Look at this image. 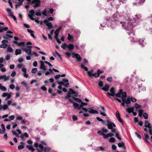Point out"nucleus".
<instances>
[{
  "mask_svg": "<svg viewBox=\"0 0 152 152\" xmlns=\"http://www.w3.org/2000/svg\"><path fill=\"white\" fill-rule=\"evenodd\" d=\"M35 14L37 16H41V14L40 13V10H37L36 11Z\"/></svg>",
  "mask_w": 152,
  "mask_h": 152,
  "instance_id": "41",
  "label": "nucleus"
},
{
  "mask_svg": "<svg viewBox=\"0 0 152 152\" xmlns=\"http://www.w3.org/2000/svg\"><path fill=\"white\" fill-rule=\"evenodd\" d=\"M32 46H27L25 48H23L22 49L28 55H31V48Z\"/></svg>",
  "mask_w": 152,
  "mask_h": 152,
  "instance_id": "6",
  "label": "nucleus"
},
{
  "mask_svg": "<svg viewBox=\"0 0 152 152\" xmlns=\"http://www.w3.org/2000/svg\"><path fill=\"white\" fill-rule=\"evenodd\" d=\"M74 99H75L76 101L78 102H80L81 103L82 102V100L80 99L79 98H75L74 97L73 98Z\"/></svg>",
  "mask_w": 152,
  "mask_h": 152,
  "instance_id": "57",
  "label": "nucleus"
},
{
  "mask_svg": "<svg viewBox=\"0 0 152 152\" xmlns=\"http://www.w3.org/2000/svg\"><path fill=\"white\" fill-rule=\"evenodd\" d=\"M33 66L34 67H36L37 66V61H34L33 64Z\"/></svg>",
  "mask_w": 152,
  "mask_h": 152,
  "instance_id": "61",
  "label": "nucleus"
},
{
  "mask_svg": "<svg viewBox=\"0 0 152 152\" xmlns=\"http://www.w3.org/2000/svg\"><path fill=\"white\" fill-rule=\"evenodd\" d=\"M98 85L100 87H102L103 86V82L102 81H99L98 83Z\"/></svg>",
  "mask_w": 152,
  "mask_h": 152,
  "instance_id": "52",
  "label": "nucleus"
},
{
  "mask_svg": "<svg viewBox=\"0 0 152 152\" xmlns=\"http://www.w3.org/2000/svg\"><path fill=\"white\" fill-rule=\"evenodd\" d=\"M122 27L124 28V29L128 30L132 29L134 27L132 23L130 21L124 23L122 25Z\"/></svg>",
  "mask_w": 152,
  "mask_h": 152,
  "instance_id": "4",
  "label": "nucleus"
},
{
  "mask_svg": "<svg viewBox=\"0 0 152 152\" xmlns=\"http://www.w3.org/2000/svg\"><path fill=\"white\" fill-rule=\"evenodd\" d=\"M122 2L123 3V2L122 1L120 0H114L111 3V5L112 6H115L116 8H117L121 4L120 3Z\"/></svg>",
  "mask_w": 152,
  "mask_h": 152,
  "instance_id": "5",
  "label": "nucleus"
},
{
  "mask_svg": "<svg viewBox=\"0 0 152 152\" xmlns=\"http://www.w3.org/2000/svg\"><path fill=\"white\" fill-rule=\"evenodd\" d=\"M28 134L26 132H25L24 133L21 134L20 136V137L22 139H24V137H28Z\"/></svg>",
  "mask_w": 152,
  "mask_h": 152,
  "instance_id": "22",
  "label": "nucleus"
},
{
  "mask_svg": "<svg viewBox=\"0 0 152 152\" xmlns=\"http://www.w3.org/2000/svg\"><path fill=\"white\" fill-rule=\"evenodd\" d=\"M72 54L73 55L72 57L73 58H76L77 61H81V58L79 55L77 53L75 54L74 53H73Z\"/></svg>",
  "mask_w": 152,
  "mask_h": 152,
  "instance_id": "13",
  "label": "nucleus"
},
{
  "mask_svg": "<svg viewBox=\"0 0 152 152\" xmlns=\"http://www.w3.org/2000/svg\"><path fill=\"white\" fill-rule=\"evenodd\" d=\"M39 147L40 148V150L37 149V152H41L43 151V145L42 144H40L39 145Z\"/></svg>",
  "mask_w": 152,
  "mask_h": 152,
  "instance_id": "29",
  "label": "nucleus"
},
{
  "mask_svg": "<svg viewBox=\"0 0 152 152\" xmlns=\"http://www.w3.org/2000/svg\"><path fill=\"white\" fill-rule=\"evenodd\" d=\"M118 146L119 147H123L124 148H125V147L124 145V143L123 142L121 143H119L118 144Z\"/></svg>",
  "mask_w": 152,
  "mask_h": 152,
  "instance_id": "36",
  "label": "nucleus"
},
{
  "mask_svg": "<svg viewBox=\"0 0 152 152\" xmlns=\"http://www.w3.org/2000/svg\"><path fill=\"white\" fill-rule=\"evenodd\" d=\"M44 151L45 152H49L50 151V149L49 147L45 148H44Z\"/></svg>",
  "mask_w": 152,
  "mask_h": 152,
  "instance_id": "44",
  "label": "nucleus"
},
{
  "mask_svg": "<svg viewBox=\"0 0 152 152\" xmlns=\"http://www.w3.org/2000/svg\"><path fill=\"white\" fill-rule=\"evenodd\" d=\"M4 25V23L0 22V25ZM8 29V28L7 27H0V33L4 31H7Z\"/></svg>",
  "mask_w": 152,
  "mask_h": 152,
  "instance_id": "14",
  "label": "nucleus"
},
{
  "mask_svg": "<svg viewBox=\"0 0 152 152\" xmlns=\"http://www.w3.org/2000/svg\"><path fill=\"white\" fill-rule=\"evenodd\" d=\"M138 0H136V1H137ZM145 1V0H139L138 2L136 3H133L134 5H137L138 4H142Z\"/></svg>",
  "mask_w": 152,
  "mask_h": 152,
  "instance_id": "31",
  "label": "nucleus"
},
{
  "mask_svg": "<svg viewBox=\"0 0 152 152\" xmlns=\"http://www.w3.org/2000/svg\"><path fill=\"white\" fill-rule=\"evenodd\" d=\"M67 39L70 42H72L74 40V38L72 35H71L70 34L68 33Z\"/></svg>",
  "mask_w": 152,
  "mask_h": 152,
  "instance_id": "23",
  "label": "nucleus"
},
{
  "mask_svg": "<svg viewBox=\"0 0 152 152\" xmlns=\"http://www.w3.org/2000/svg\"><path fill=\"white\" fill-rule=\"evenodd\" d=\"M40 63L41 64L40 66V69L43 70L44 71H45L46 70V68L45 66L44 62L41 61H40Z\"/></svg>",
  "mask_w": 152,
  "mask_h": 152,
  "instance_id": "19",
  "label": "nucleus"
},
{
  "mask_svg": "<svg viewBox=\"0 0 152 152\" xmlns=\"http://www.w3.org/2000/svg\"><path fill=\"white\" fill-rule=\"evenodd\" d=\"M42 14L44 16H48L49 15V12L47 11L46 9H45L42 12Z\"/></svg>",
  "mask_w": 152,
  "mask_h": 152,
  "instance_id": "21",
  "label": "nucleus"
},
{
  "mask_svg": "<svg viewBox=\"0 0 152 152\" xmlns=\"http://www.w3.org/2000/svg\"><path fill=\"white\" fill-rule=\"evenodd\" d=\"M26 147L29 150L32 152H33L34 151V148H33L32 146L31 145H27Z\"/></svg>",
  "mask_w": 152,
  "mask_h": 152,
  "instance_id": "28",
  "label": "nucleus"
},
{
  "mask_svg": "<svg viewBox=\"0 0 152 152\" xmlns=\"http://www.w3.org/2000/svg\"><path fill=\"white\" fill-rule=\"evenodd\" d=\"M135 107L138 110L141 107V106L136 103L135 104Z\"/></svg>",
  "mask_w": 152,
  "mask_h": 152,
  "instance_id": "45",
  "label": "nucleus"
},
{
  "mask_svg": "<svg viewBox=\"0 0 152 152\" xmlns=\"http://www.w3.org/2000/svg\"><path fill=\"white\" fill-rule=\"evenodd\" d=\"M68 94H74L75 96H77L78 94L75 91L73 90L72 89L70 88L69 91H68Z\"/></svg>",
  "mask_w": 152,
  "mask_h": 152,
  "instance_id": "15",
  "label": "nucleus"
},
{
  "mask_svg": "<svg viewBox=\"0 0 152 152\" xmlns=\"http://www.w3.org/2000/svg\"><path fill=\"white\" fill-rule=\"evenodd\" d=\"M2 44L0 45V47L2 48H5L7 46V44L8 43L7 40H4L1 42Z\"/></svg>",
  "mask_w": 152,
  "mask_h": 152,
  "instance_id": "11",
  "label": "nucleus"
},
{
  "mask_svg": "<svg viewBox=\"0 0 152 152\" xmlns=\"http://www.w3.org/2000/svg\"><path fill=\"white\" fill-rule=\"evenodd\" d=\"M25 45V42H20L18 44V46H19L23 47Z\"/></svg>",
  "mask_w": 152,
  "mask_h": 152,
  "instance_id": "43",
  "label": "nucleus"
},
{
  "mask_svg": "<svg viewBox=\"0 0 152 152\" xmlns=\"http://www.w3.org/2000/svg\"><path fill=\"white\" fill-rule=\"evenodd\" d=\"M102 130L103 132L107 133L108 132V130L105 128H102Z\"/></svg>",
  "mask_w": 152,
  "mask_h": 152,
  "instance_id": "49",
  "label": "nucleus"
},
{
  "mask_svg": "<svg viewBox=\"0 0 152 152\" xmlns=\"http://www.w3.org/2000/svg\"><path fill=\"white\" fill-rule=\"evenodd\" d=\"M124 18L126 21H130V19L129 17L126 14H125L124 16H121L118 12H116L114 14L113 17H111L110 18H106L107 21L111 22H114L115 23L116 22H119V23L121 24L122 23V22L121 20H123Z\"/></svg>",
  "mask_w": 152,
  "mask_h": 152,
  "instance_id": "2",
  "label": "nucleus"
},
{
  "mask_svg": "<svg viewBox=\"0 0 152 152\" xmlns=\"http://www.w3.org/2000/svg\"><path fill=\"white\" fill-rule=\"evenodd\" d=\"M1 127L2 129V130L0 128V133L1 134H3L5 133V129L4 126V125L2 124L1 125Z\"/></svg>",
  "mask_w": 152,
  "mask_h": 152,
  "instance_id": "18",
  "label": "nucleus"
},
{
  "mask_svg": "<svg viewBox=\"0 0 152 152\" xmlns=\"http://www.w3.org/2000/svg\"><path fill=\"white\" fill-rule=\"evenodd\" d=\"M145 126L146 128H148L149 129L152 128V126L151 124L148 122V121H145Z\"/></svg>",
  "mask_w": 152,
  "mask_h": 152,
  "instance_id": "16",
  "label": "nucleus"
},
{
  "mask_svg": "<svg viewBox=\"0 0 152 152\" xmlns=\"http://www.w3.org/2000/svg\"><path fill=\"white\" fill-rule=\"evenodd\" d=\"M115 116L118 121L120 122L123 125H124V123L122 120L120 116V114L118 111H117L115 113Z\"/></svg>",
  "mask_w": 152,
  "mask_h": 152,
  "instance_id": "10",
  "label": "nucleus"
},
{
  "mask_svg": "<svg viewBox=\"0 0 152 152\" xmlns=\"http://www.w3.org/2000/svg\"><path fill=\"white\" fill-rule=\"evenodd\" d=\"M99 75V74L97 72V73H95L94 74V76L96 78H97L98 77Z\"/></svg>",
  "mask_w": 152,
  "mask_h": 152,
  "instance_id": "53",
  "label": "nucleus"
},
{
  "mask_svg": "<svg viewBox=\"0 0 152 152\" xmlns=\"http://www.w3.org/2000/svg\"><path fill=\"white\" fill-rule=\"evenodd\" d=\"M67 48L69 49V51H71L73 49L74 46L73 44H70L67 45Z\"/></svg>",
  "mask_w": 152,
  "mask_h": 152,
  "instance_id": "25",
  "label": "nucleus"
},
{
  "mask_svg": "<svg viewBox=\"0 0 152 152\" xmlns=\"http://www.w3.org/2000/svg\"><path fill=\"white\" fill-rule=\"evenodd\" d=\"M135 134L137 136V137H138L140 139H141V135H140V134H138L137 132H135Z\"/></svg>",
  "mask_w": 152,
  "mask_h": 152,
  "instance_id": "59",
  "label": "nucleus"
},
{
  "mask_svg": "<svg viewBox=\"0 0 152 152\" xmlns=\"http://www.w3.org/2000/svg\"><path fill=\"white\" fill-rule=\"evenodd\" d=\"M37 71V69L36 68H34L31 71V72L32 73L34 74Z\"/></svg>",
  "mask_w": 152,
  "mask_h": 152,
  "instance_id": "47",
  "label": "nucleus"
},
{
  "mask_svg": "<svg viewBox=\"0 0 152 152\" xmlns=\"http://www.w3.org/2000/svg\"><path fill=\"white\" fill-rule=\"evenodd\" d=\"M87 104L83 102H81V104H79L76 102L73 103V106L75 109H76L80 110L81 109L85 112H88L89 113L91 114H98V111L94 110L91 108H89L88 109L86 108L83 107L84 105H87Z\"/></svg>",
  "mask_w": 152,
  "mask_h": 152,
  "instance_id": "3",
  "label": "nucleus"
},
{
  "mask_svg": "<svg viewBox=\"0 0 152 152\" xmlns=\"http://www.w3.org/2000/svg\"><path fill=\"white\" fill-rule=\"evenodd\" d=\"M22 71L24 73H26L27 71V69L26 68L24 67H23L22 68Z\"/></svg>",
  "mask_w": 152,
  "mask_h": 152,
  "instance_id": "60",
  "label": "nucleus"
},
{
  "mask_svg": "<svg viewBox=\"0 0 152 152\" xmlns=\"http://www.w3.org/2000/svg\"><path fill=\"white\" fill-rule=\"evenodd\" d=\"M81 68L83 69H84L86 71H87L88 69L83 64H81Z\"/></svg>",
  "mask_w": 152,
  "mask_h": 152,
  "instance_id": "42",
  "label": "nucleus"
},
{
  "mask_svg": "<svg viewBox=\"0 0 152 152\" xmlns=\"http://www.w3.org/2000/svg\"><path fill=\"white\" fill-rule=\"evenodd\" d=\"M0 90L3 91H5L7 88L5 87L2 86L1 83H0Z\"/></svg>",
  "mask_w": 152,
  "mask_h": 152,
  "instance_id": "33",
  "label": "nucleus"
},
{
  "mask_svg": "<svg viewBox=\"0 0 152 152\" xmlns=\"http://www.w3.org/2000/svg\"><path fill=\"white\" fill-rule=\"evenodd\" d=\"M12 132L13 135H15L17 137L18 136V134H17L15 131H12Z\"/></svg>",
  "mask_w": 152,
  "mask_h": 152,
  "instance_id": "58",
  "label": "nucleus"
},
{
  "mask_svg": "<svg viewBox=\"0 0 152 152\" xmlns=\"http://www.w3.org/2000/svg\"><path fill=\"white\" fill-rule=\"evenodd\" d=\"M31 3L33 4H35L33 7L34 8H35L39 6L41 2L40 0H33Z\"/></svg>",
  "mask_w": 152,
  "mask_h": 152,
  "instance_id": "7",
  "label": "nucleus"
},
{
  "mask_svg": "<svg viewBox=\"0 0 152 152\" xmlns=\"http://www.w3.org/2000/svg\"><path fill=\"white\" fill-rule=\"evenodd\" d=\"M116 137L119 140H121V138L119 136V134L118 132H116L115 134Z\"/></svg>",
  "mask_w": 152,
  "mask_h": 152,
  "instance_id": "54",
  "label": "nucleus"
},
{
  "mask_svg": "<svg viewBox=\"0 0 152 152\" xmlns=\"http://www.w3.org/2000/svg\"><path fill=\"white\" fill-rule=\"evenodd\" d=\"M72 119L73 121H75L78 119V118L76 116L73 115L72 116Z\"/></svg>",
  "mask_w": 152,
  "mask_h": 152,
  "instance_id": "51",
  "label": "nucleus"
},
{
  "mask_svg": "<svg viewBox=\"0 0 152 152\" xmlns=\"http://www.w3.org/2000/svg\"><path fill=\"white\" fill-rule=\"evenodd\" d=\"M60 77V75H56L55 77H54V78H55V79H56V80H57V79H58Z\"/></svg>",
  "mask_w": 152,
  "mask_h": 152,
  "instance_id": "62",
  "label": "nucleus"
},
{
  "mask_svg": "<svg viewBox=\"0 0 152 152\" xmlns=\"http://www.w3.org/2000/svg\"><path fill=\"white\" fill-rule=\"evenodd\" d=\"M87 73L88 75L91 77H92L94 76V71L92 69H91L90 71H88L87 72Z\"/></svg>",
  "mask_w": 152,
  "mask_h": 152,
  "instance_id": "27",
  "label": "nucleus"
},
{
  "mask_svg": "<svg viewBox=\"0 0 152 152\" xmlns=\"http://www.w3.org/2000/svg\"><path fill=\"white\" fill-rule=\"evenodd\" d=\"M8 107V105L7 104H4L3 106L2 105V109L5 110Z\"/></svg>",
  "mask_w": 152,
  "mask_h": 152,
  "instance_id": "48",
  "label": "nucleus"
},
{
  "mask_svg": "<svg viewBox=\"0 0 152 152\" xmlns=\"http://www.w3.org/2000/svg\"><path fill=\"white\" fill-rule=\"evenodd\" d=\"M143 117L145 119H147L148 118V115L146 113H143Z\"/></svg>",
  "mask_w": 152,
  "mask_h": 152,
  "instance_id": "46",
  "label": "nucleus"
},
{
  "mask_svg": "<svg viewBox=\"0 0 152 152\" xmlns=\"http://www.w3.org/2000/svg\"><path fill=\"white\" fill-rule=\"evenodd\" d=\"M20 143V145L18 146V148L19 150L23 149L24 148V145H25V143L23 142H21Z\"/></svg>",
  "mask_w": 152,
  "mask_h": 152,
  "instance_id": "24",
  "label": "nucleus"
},
{
  "mask_svg": "<svg viewBox=\"0 0 152 152\" xmlns=\"http://www.w3.org/2000/svg\"><path fill=\"white\" fill-rule=\"evenodd\" d=\"M35 13L34 11L32 10L29 11V14H28V16L30 19L32 20H34L35 19L33 17L34 16Z\"/></svg>",
  "mask_w": 152,
  "mask_h": 152,
  "instance_id": "9",
  "label": "nucleus"
},
{
  "mask_svg": "<svg viewBox=\"0 0 152 152\" xmlns=\"http://www.w3.org/2000/svg\"><path fill=\"white\" fill-rule=\"evenodd\" d=\"M3 80L4 81H6L9 79V77H6L5 75L0 76V80Z\"/></svg>",
  "mask_w": 152,
  "mask_h": 152,
  "instance_id": "20",
  "label": "nucleus"
},
{
  "mask_svg": "<svg viewBox=\"0 0 152 152\" xmlns=\"http://www.w3.org/2000/svg\"><path fill=\"white\" fill-rule=\"evenodd\" d=\"M9 33L10 30L7 31V34L6 35L7 37H6L5 36H3V38L5 39H8L9 37H10V34H9Z\"/></svg>",
  "mask_w": 152,
  "mask_h": 152,
  "instance_id": "40",
  "label": "nucleus"
},
{
  "mask_svg": "<svg viewBox=\"0 0 152 152\" xmlns=\"http://www.w3.org/2000/svg\"><path fill=\"white\" fill-rule=\"evenodd\" d=\"M110 93L107 92V95L111 99L112 98L110 96H114L115 95L117 97H121L122 98V102H121V105L123 107L125 106V103L128 104H130L131 101L130 100V98L129 96L126 99L125 98L126 97V94L125 92H123V90L121 89H120L119 92L117 94H115V90L113 87H112L110 90Z\"/></svg>",
  "mask_w": 152,
  "mask_h": 152,
  "instance_id": "1",
  "label": "nucleus"
},
{
  "mask_svg": "<svg viewBox=\"0 0 152 152\" xmlns=\"http://www.w3.org/2000/svg\"><path fill=\"white\" fill-rule=\"evenodd\" d=\"M97 133L99 134H100V135H103L104 134V133H103V132L102 131H99Z\"/></svg>",
  "mask_w": 152,
  "mask_h": 152,
  "instance_id": "63",
  "label": "nucleus"
},
{
  "mask_svg": "<svg viewBox=\"0 0 152 152\" xmlns=\"http://www.w3.org/2000/svg\"><path fill=\"white\" fill-rule=\"evenodd\" d=\"M134 108L133 107H129L126 109V111L129 113H130L133 111Z\"/></svg>",
  "mask_w": 152,
  "mask_h": 152,
  "instance_id": "34",
  "label": "nucleus"
},
{
  "mask_svg": "<svg viewBox=\"0 0 152 152\" xmlns=\"http://www.w3.org/2000/svg\"><path fill=\"white\" fill-rule=\"evenodd\" d=\"M10 17L12 18L14 21L17 23V20L15 17L12 15V13L10 11Z\"/></svg>",
  "mask_w": 152,
  "mask_h": 152,
  "instance_id": "32",
  "label": "nucleus"
},
{
  "mask_svg": "<svg viewBox=\"0 0 152 152\" xmlns=\"http://www.w3.org/2000/svg\"><path fill=\"white\" fill-rule=\"evenodd\" d=\"M115 141V139L113 137H111L109 140V141L111 142H114Z\"/></svg>",
  "mask_w": 152,
  "mask_h": 152,
  "instance_id": "37",
  "label": "nucleus"
},
{
  "mask_svg": "<svg viewBox=\"0 0 152 152\" xmlns=\"http://www.w3.org/2000/svg\"><path fill=\"white\" fill-rule=\"evenodd\" d=\"M21 50L20 49H17L15 50V54L16 56L21 53Z\"/></svg>",
  "mask_w": 152,
  "mask_h": 152,
  "instance_id": "30",
  "label": "nucleus"
},
{
  "mask_svg": "<svg viewBox=\"0 0 152 152\" xmlns=\"http://www.w3.org/2000/svg\"><path fill=\"white\" fill-rule=\"evenodd\" d=\"M107 127L109 129H112L113 127H115V125L113 123H110L107 124Z\"/></svg>",
  "mask_w": 152,
  "mask_h": 152,
  "instance_id": "17",
  "label": "nucleus"
},
{
  "mask_svg": "<svg viewBox=\"0 0 152 152\" xmlns=\"http://www.w3.org/2000/svg\"><path fill=\"white\" fill-rule=\"evenodd\" d=\"M96 119L99 121H102V122L103 123H104V121H103V120L101 118H100L99 117H96Z\"/></svg>",
  "mask_w": 152,
  "mask_h": 152,
  "instance_id": "55",
  "label": "nucleus"
},
{
  "mask_svg": "<svg viewBox=\"0 0 152 152\" xmlns=\"http://www.w3.org/2000/svg\"><path fill=\"white\" fill-rule=\"evenodd\" d=\"M67 45L66 43H64L62 44L61 46V47L63 49L65 50L66 48H67Z\"/></svg>",
  "mask_w": 152,
  "mask_h": 152,
  "instance_id": "39",
  "label": "nucleus"
},
{
  "mask_svg": "<svg viewBox=\"0 0 152 152\" xmlns=\"http://www.w3.org/2000/svg\"><path fill=\"white\" fill-rule=\"evenodd\" d=\"M62 29V27L60 26L58 27V28L56 29L55 32H54L55 34H58L59 33V31L61 30Z\"/></svg>",
  "mask_w": 152,
  "mask_h": 152,
  "instance_id": "35",
  "label": "nucleus"
},
{
  "mask_svg": "<svg viewBox=\"0 0 152 152\" xmlns=\"http://www.w3.org/2000/svg\"><path fill=\"white\" fill-rule=\"evenodd\" d=\"M43 22L48 27V29H50L53 28V25L52 23L50 22H49L47 20H44L43 21Z\"/></svg>",
  "mask_w": 152,
  "mask_h": 152,
  "instance_id": "12",
  "label": "nucleus"
},
{
  "mask_svg": "<svg viewBox=\"0 0 152 152\" xmlns=\"http://www.w3.org/2000/svg\"><path fill=\"white\" fill-rule=\"evenodd\" d=\"M109 86L107 84L105 85L104 86V87L102 88H101V89L105 91H107L109 90Z\"/></svg>",
  "mask_w": 152,
  "mask_h": 152,
  "instance_id": "26",
  "label": "nucleus"
},
{
  "mask_svg": "<svg viewBox=\"0 0 152 152\" xmlns=\"http://www.w3.org/2000/svg\"><path fill=\"white\" fill-rule=\"evenodd\" d=\"M16 74V72L15 71H13L12 72V73L11 76L12 77H14Z\"/></svg>",
  "mask_w": 152,
  "mask_h": 152,
  "instance_id": "50",
  "label": "nucleus"
},
{
  "mask_svg": "<svg viewBox=\"0 0 152 152\" xmlns=\"http://www.w3.org/2000/svg\"><path fill=\"white\" fill-rule=\"evenodd\" d=\"M149 132L150 134L151 135V138L152 141V130L151 129H149Z\"/></svg>",
  "mask_w": 152,
  "mask_h": 152,
  "instance_id": "64",
  "label": "nucleus"
},
{
  "mask_svg": "<svg viewBox=\"0 0 152 152\" xmlns=\"http://www.w3.org/2000/svg\"><path fill=\"white\" fill-rule=\"evenodd\" d=\"M2 97L5 98V100L7 101L8 104H10V100H8L10 98V93L6 92L4 93L2 95Z\"/></svg>",
  "mask_w": 152,
  "mask_h": 152,
  "instance_id": "8",
  "label": "nucleus"
},
{
  "mask_svg": "<svg viewBox=\"0 0 152 152\" xmlns=\"http://www.w3.org/2000/svg\"><path fill=\"white\" fill-rule=\"evenodd\" d=\"M143 111L142 110H139L138 115L139 117H141L142 116Z\"/></svg>",
  "mask_w": 152,
  "mask_h": 152,
  "instance_id": "38",
  "label": "nucleus"
},
{
  "mask_svg": "<svg viewBox=\"0 0 152 152\" xmlns=\"http://www.w3.org/2000/svg\"><path fill=\"white\" fill-rule=\"evenodd\" d=\"M130 100H131V99L132 102H135L137 100L135 98L132 97L131 98H130Z\"/></svg>",
  "mask_w": 152,
  "mask_h": 152,
  "instance_id": "56",
  "label": "nucleus"
}]
</instances>
